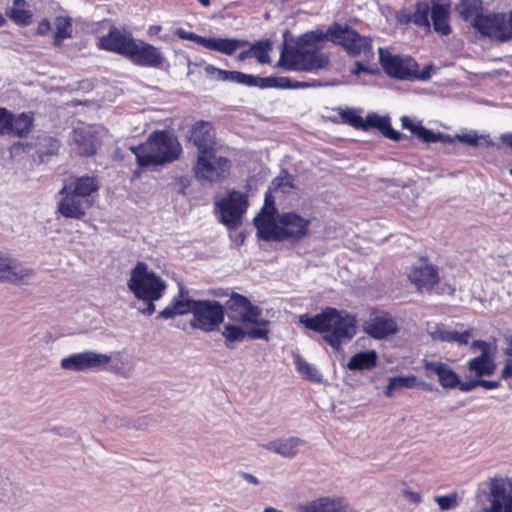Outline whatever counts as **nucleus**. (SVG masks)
Masks as SVG:
<instances>
[{
    "instance_id": "nucleus-7",
    "label": "nucleus",
    "mask_w": 512,
    "mask_h": 512,
    "mask_svg": "<svg viewBox=\"0 0 512 512\" xmlns=\"http://www.w3.org/2000/svg\"><path fill=\"white\" fill-rule=\"evenodd\" d=\"M127 286L137 299L147 303L141 310L145 315L155 312L154 302L163 297L167 288L166 282L144 262H138L131 269Z\"/></svg>"
},
{
    "instance_id": "nucleus-47",
    "label": "nucleus",
    "mask_w": 512,
    "mask_h": 512,
    "mask_svg": "<svg viewBox=\"0 0 512 512\" xmlns=\"http://www.w3.org/2000/svg\"><path fill=\"white\" fill-rule=\"evenodd\" d=\"M455 139L469 146L476 147L479 145V140L484 139V136L479 135L474 130H469L456 134Z\"/></svg>"
},
{
    "instance_id": "nucleus-51",
    "label": "nucleus",
    "mask_w": 512,
    "mask_h": 512,
    "mask_svg": "<svg viewBox=\"0 0 512 512\" xmlns=\"http://www.w3.org/2000/svg\"><path fill=\"white\" fill-rule=\"evenodd\" d=\"M501 377L503 379H508V378L512 377V360L511 359H507L505 361V365L501 371Z\"/></svg>"
},
{
    "instance_id": "nucleus-41",
    "label": "nucleus",
    "mask_w": 512,
    "mask_h": 512,
    "mask_svg": "<svg viewBox=\"0 0 512 512\" xmlns=\"http://www.w3.org/2000/svg\"><path fill=\"white\" fill-rule=\"evenodd\" d=\"M258 77L245 74L239 71L224 70L222 82L243 84L246 86H257Z\"/></svg>"
},
{
    "instance_id": "nucleus-10",
    "label": "nucleus",
    "mask_w": 512,
    "mask_h": 512,
    "mask_svg": "<svg viewBox=\"0 0 512 512\" xmlns=\"http://www.w3.org/2000/svg\"><path fill=\"white\" fill-rule=\"evenodd\" d=\"M229 168L230 162L227 158L209 151L206 154H198L194 172L198 179L217 182L226 176Z\"/></svg>"
},
{
    "instance_id": "nucleus-12",
    "label": "nucleus",
    "mask_w": 512,
    "mask_h": 512,
    "mask_svg": "<svg viewBox=\"0 0 512 512\" xmlns=\"http://www.w3.org/2000/svg\"><path fill=\"white\" fill-rule=\"evenodd\" d=\"M216 205L221 216V222L230 228H234L240 224L248 203L243 193L232 191L226 197L217 201Z\"/></svg>"
},
{
    "instance_id": "nucleus-39",
    "label": "nucleus",
    "mask_w": 512,
    "mask_h": 512,
    "mask_svg": "<svg viewBox=\"0 0 512 512\" xmlns=\"http://www.w3.org/2000/svg\"><path fill=\"white\" fill-rule=\"evenodd\" d=\"M54 43L60 45L65 39L72 37V19L66 16H58L54 19Z\"/></svg>"
},
{
    "instance_id": "nucleus-48",
    "label": "nucleus",
    "mask_w": 512,
    "mask_h": 512,
    "mask_svg": "<svg viewBox=\"0 0 512 512\" xmlns=\"http://www.w3.org/2000/svg\"><path fill=\"white\" fill-rule=\"evenodd\" d=\"M341 117L344 122L355 128L362 129L364 127V118L356 110L349 109L343 111Z\"/></svg>"
},
{
    "instance_id": "nucleus-44",
    "label": "nucleus",
    "mask_w": 512,
    "mask_h": 512,
    "mask_svg": "<svg viewBox=\"0 0 512 512\" xmlns=\"http://www.w3.org/2000/svg\"><path fill=\"white\" fill-rule=\"evenodd\" d=\"M271 44L268 41L258 42L250 48L252 57H255L260 63H268Z\"/></svg>"
},
{
    "instance_id": "nucleus-35",
    "label": "nucleus",
    "mask_w": 512,
    "mask_h": 512,
    "mask_svg": "<svg viewBox=\"0 0 512 512\" xmlns=\"http://www.w3.org/2000/svg\"><path fill=\"white\" fill-rule=\"evenodd\" d=\"M401 122L404 128L409 129L414 135L426 143H435L440 139L437 133L432 132L421 124L414 123L407 116H403Z\"/></svg>"
},
{
    "instance_id": "nucleus-61",
    "label": "nucleus",
    "mask_w": 512,
    "mask_h": 512,
    "mask_svg": "<svg viewBox=\"0 0 512 512\" xmlns=\"http://www.w3.org/2000/svg\"><path fill=\"white\" fill-rule=\"evenodd\" d=\"M244 479L250 484H253V485L259 484V480L252 474H245Z\"/></svg>"
},
{
    "instance_id": "nucleus-28",
    "label": "nucleus",
    "mask_w": 512,
    "mask_h": 512,
    "mask_svg": "<svg viewBox=\"0 0 512 512\" xmlns=\"http://www.w3.org/2000/svg\"><path fill=\"white\" fill-rule=\"evenodd\" d=\"M431 22L433 29L443 36L451 33L450 26V5L440 3L439 0H433L431 5Z\"/></svg>"
},
{
    "instance_id": "nucleus-11",
    "label": "nucleus",
    "mask_w": 512,
    "mask_h": 512,
    "mask_svg": "<svg viewBox=\"0 0 512 512\" xmlns=\"http://www.w3.org/2000/svg\"><path fill=\"white\" fill-rule=\"evenodd\" d=\"M470 350L473 353L479 351L480 355L468 361V370L474 373L478 378L491 376L496 370L495 345L483 340H475L471 343Z\"/></svg>"
},
{
    "instance_id": "nucleus-9",
    "label": "nucleus",
    "mask_w": 512,
    "mask_h": 512,
    "mask_svg": "<svg viewBox=\"0 0 512 512\" xmlns=\"http://www.w3.org/2000/svg\"><path fill=\"white\" fill-rule=\"evenodd\" d=\"M224 307L217 301H196L190 325L204 332H212L224 320Z\"/></svg>"
},
{
    "instance_id": "nucleus-62",
    "label": "nucleus",
    "mask_w": 512,
    "mask_h": 512,
    "mask_svg": "<svg viewBox=\"0 0 512 512\" xmlns=\"http://www.w3.org/2000/svg\"><path fill=\"white\" fill-rule=\"evenodd\" d=\"M455 291V284H447L445 288L441 289L442 293L452 294Z\"/></svg>"
},
{
    "instance_id": "nucleus-18",
    "label": "nucleus",
    "mask_w": 512,
    "mask_h": 512,
    "mask_svg": "<svg viewBox=\"0 0 512 512\" xmlns=\"http://www.w3.org/2000/svg\"><path fill=\"white\" fill-rule=\"evenodd\" d=\"M490 506L484 507L483 512H512V483L504 479H494L490 482Z\"/></svg>"
},
{
    "instance_id": "nucleus-27",
    "label": "nucleus",
    "mask_w": 512,
    "mask_h": 512,
    "mask_svg": "<svg viewBox=\"0 0 512 512\" xmlns=\"http://www.w3.org/2000/svg\"><path fill=\"white\" fill-rule=\"evenodd\" d=\"M215 133L210 123L198 122L191 131V140L197 146L199 153L213 151Z\"/></svg>"
},
{
    "instance_id": "nucleus-23",
    "label": "nucleus",
    "mask_w": 512,
    "mask_h": 512,
    "mask_svg": "<svg viewBox=\"0 0 512 512\" xmlns=\"http://www.w3.org/2000/svg\"><path fill=\"white\" fill-rule=\"evenodd\" d=\"M424 369L427 375H430V373L436 374L443 388H458L460 390L461 385L464 384V381L460 380L458 374L445 363L425 361Z\"/></svg>"
},
{
    "instance_id": "nucleus-36",
    "label": "nucleus",
    "mask_w": 512,
    "mask_h": 512,
    "mask_svg": "<svg viewBox=\"0 0 512 512\" xmlns=\"http://www.w3.org/2000/svg\"><path fill=\"white\" fill-rule=\"evenodd\" d=\"M294 365L297 372L306 380L318 383L322 381V374L316 366L307 362L299 354L294 355Z\"/></svg>"
},
{
    "instance_id": "nucleus-52",
    "label": "nucleus",
    "mask_w": 512,
    "mask_h": 512,
    "mask_svg": "<svg viewBox=\"0 0 512 512\" xmlns=\"http://www.w3.org/2000/svg\"><path fill=\"white\" fill-rule=\"evenodd\" d=\"M51 30V24L47 19H43L37 27V33L39 35H45Z\"/></svg>"
},
{
    "instance_id": "nucleus-49",
    "label": "nucleus",
    "mask_w": 512,
    "mask_h": 512,
    "mask_svg": "<svg viewBox=\"0 0 512 512\" xmlns=\"http://www.w3.org/2000/svg\"><path fill=\"white\" fill-rule=\"evenodd\" d=\"M12 113L0 107V135L10 134Z\"/></svg>"
},
{
    "instance_id": "nucleus-3",
    "label": "nucleus",
    "mask_w": 512,
    "mask_h": 512,
    "mask_svg": "<svg viewBox=\"0 0 512 512\" xmlns=\"http://www.w3.org/2000/svg\"><path fill=\"white\" fill-rule=\"evenodd\" d=\"M270 196L265 197V207L254 219L257 234L264 240L299 241L309 233L311 218L297 211L282 212L275 216Z\"/></svg>"
},
{
    "instance_id": "nucleus-17",
    "label": "nucleus",
    "mask_w": 512,
    "mask_h": 512,
    "mask_svg": "<svg viewBox=\"0 0 512 512\" xmlns=\"http://www.w3.org/2000/svg\"><path fill=\"white\" fill-rule=\"evenodd\" d=\"M95 371L109 370L123 377L130 376L133 365L121 351L109 354L92 351Z\"/></svg>"
},
{
    "instance_id": "nucleus-26",
    "label": "nucleus",
    "mask_w": 512,
    "mask_h": 512,
    "mask_svg": "<svg viewBox=\"0 0 512 512\" xmlns=\"http://www.w3.org/2000/svg\"><path fill=\"white\" fill-rule=\"evenodd\" d=\"M404 389H423L428 390L429 385L417 378V376L410 375H398L394 377H390L388 379V384L384 391V394L391 398L396 393L403 391Z\"/></svg>"
},
{
    "instance_id": "nucleus-37",
    "label": "nucleus",
    "mask_w": 512,
    "mask_h": 512,
    "mask_svg": "<svg viewBox=\"0 0 512 512\" xmlns=\"http://www.w3.org/2000/svg\"><path fill=\"white\" fill-rule=\"evenodd\" d=\"M455 10L465 21L472 20L473 23L482 14V3L480 0H460Z\"/></svg>"
},
{
    "instance_id": "nucleus-6",
    "label": "nucleus",
    "mask_w": 512,
    "mask_h": 512,
    "mask_svg": "<svg viewBox=\"0 0 512 512\" xmlns=\"http://www.w3.org/2000/svg\"><path fill=\"white\" fill-rule=\"evenodd\" d=\"M140 166L164 165L177 160L182 148L177 137L167 131H155L145 143L131 147Z\"/></svg>"
},
{
    "instance_id": "nucleus-64",
    "label": "nucleus",
    "mask_w": 512,
    "mask_h": 512,
    "mask_svg": "<svg viewBox=\"0 0 512 512\" xmlns=\"http://www.w3.org/2000/svg\"><path fill=\"white\" fill-rule=\"evenodd\" d=\"M252 56L250 50L241 52L238 56L239 60H245L246 58Z\"/></svg>"
},
{
    "instance_id": "nucleus-13",
    "label": "nucleus",
    "mask_w": 512,
    "mask_h": 512,
    "mask_svg": "<svg viewBox=\"0 0 512 512\" xmlns=\"http://www.w3.org/2000/svg\"><path fill=\"white\" fill-rule=\"evenodd\" d=\"M481 34L495 38L501 41L512 38V30L505 18L504 14H487L483 13L474 19L472 23Z\"/></svg>"
},
{
    "instance_id": "nucleus-58",
    "label": "nucleus",
    "mask_w": 512,
    "mask_h": 512,
    "mask_svg": "<svg viewBox=\"0 0 512 512\" xmlns=\"http://www.w3.org/2000/svg\"><path fill=\"white\" fill-rule=\"evenodd\" d=\"M505 354L512 360V336L506 338Z\"/></svg>"
},
{
    "instance_id": "nucleus-43",
    "label": "nucleus",
    "mask_w": 512,
    "mask_h": 512,
    "mask_svg": "<svg viewBox=\"0 0 512 512\" xmlns=\"http://www.w3.org/2000/svg\"><path fill=\"white\" fill-rule=\"evenodd\" d=\"M477 386H482L487 390H493L500 386V382L497 380L468 379L464 381V384L461 385L460 391L469 392Z\"/></svg>"
},
{
    "instance_id": "nucleus-31",
    "label": "nucleus",
    "mask_w": 512,
    "mask_h": 512,
    "mask_svg": "<svg viewBox=\"0 0 512 512\" xmlns=\"http://www.w3.org/2000/svg\"><path fill=\"white\" fill-rule=\"evenodd\" d=\"M363 124L364 127H362V130L377 128L383 133V135L392 140L397 141L401 138V134L391 128L389 119L387 117L379 116L375 113L368 114L367 117L364 118Z\"/></svg>"
},
{
    "instance_id": "nucleus-34",
    "label": "nucleus",
    "mask_w": 512,
    "mask_h": 512,
    "mask_svg": "<svg viewBox=\"0 0 512 512\" xmlns=\"http://www.w3.org/2000/svg\"><path fill=\"white\" fill-rule=\"evenodd\" d=\"M33 127V115L30 112H23L18 115L12 114L10 134L19 137L26 136Z\"/></svg>"
},
{
    "instance_id": "nucleus-45",
    "label": "nucleus",
    "mask_w": 512,
    "mask_h": 512,
    "mask_svg": "<svg viewBox=\"0 0 512 512\" xmlns=\"http://www.w3.org/2000/svg\"><path fill=\"white\" fill-rule=\"evenodd\" d=\"M292 81L287 77H258L257 86L260 87H282V88H291Z\"/></svg>"
},
{
    "instance_id": "nucleus-19",
    "label": "nucleus",
    "mask_w": 512,
    "mask_h": 512,
    "mask_svg": "<svg viewBox=\"0 0 512 512\" xmlns=\"http://www.w3.org/2000/svg\"><path fill=\"white\" fill-rule=\"evenodd\" d=\"M363 330L374 339L381 340L395 335L399 326L396 319L389 313L380 311L372 313L364 323Z\"/></svg>"
},
{
    "instance_id": "nucleus-5",
    "label": "nucleus",
    "mask_w": 512,
    "mask_h": 512,
    "mask_svg": "<svg viewBox=\"0 0 512 512\" xmlns=\"http://www.w3.org/2000/svg\"><path fill=\"white\" fill-rule=\"evenodd\" d=\"M97 189L95 177H67L59 191L57 211L65 218L81 219L92 205L89 196Z\"/></svg>"
},
{
    "instance_id": "nucleus-1",
    "label": "nucleus",
    "mask_w": 512,
    "mask_h": 512,
    "mask_svg": "<svg viewBox=\"0 0 512 512\" xmlns=\"http://www.w3.org/2000/svg\"><path fill=\"white\" fill-rule=\"evenodd\" d=\"M325 38L342 45L352 55L373 57L370 39L361 37L356 31L333 24L326 33L312 31L302 36L297 49L284 48L278 65L290 71H314L327 67L328 57L317 53L315 49Z\"/></svg>"
},
{
    "instance_id": "nucleus-40",
    "label": "nucleus",
    "mask_w": 512,
    "mask_h": 512,
    "mask_svg": "<svg viewBox=\"0 0 512 512\" xmlns=\"http://www.w3.org/2000/svg\"><path fill=\"white\" fill-rule=\"evenodd\" d=\"M85 362V353L79 352L62 358L60 366L64 370L79 372L86 370Z\"/></svg>"
},
{
    "instance_id": "nucleus-56",
    "label": "nucleus",
    "mask_w": 512,
    "mask_h": 512,
    "mask_svg": "<svg viewBox=\"0 0 512 512\" xmlns=\"http://www.w3.org/2000/svg\"><path fill=\"white\" fill-rule=\"evenodd\" d=\"M362 71L374 73V70H371L368 67L364 66V64H362L361 62H357L355 69H353V71H352L353 74L357 75V74L361 73Z\"/></svg>"
},
{
    "instance_id": "nucleus-59",
    "label": "nucleus",
    "mask_w": 512,
    "mask_h": 512,
    "mask_svg": "<svg viewBox=\"0 0 512 512\" xmlns=\"http://www.w3.org/2000/svg\"><path fill=\"white\" fill-rule=\"evenodd\" d=\"M500 138L504 144L512 148V132L502 134Z\"/></svg>"
},
{
    "instance_id": "nucleus-8",
    "label": "nucleus",
    "mask_w": 512,
    "mask_h": 512,
    "mask_svg": "<svg viewBox=\"0 0 512 512\" xmlns=\"http://www.w3.org/2000/svg\"><path fill=\"white\" fill-rule=\"evenodd\" d=\"M379 61L387 75L392 78L427 80L431 76L430 66L418 71V65L411 57L392 54L383 48L379 49Z\"/></svg>"
},
{
    "instance_id": "nucleus-24",
    "label": "nucleus",
    "mask_w": 512,
    "mask_h": 512,
    "mask_svg": "<svg viewBox=\"0 0 512 512\" xmlns=\"http://www.w3.org/2000/svg\"><path fill=\"white\" fill-rule=\"evenodd\" d=\"M304 445V440L298 437L277 438L260 446L267 451L273 452L283 458L292 459L299 453Z\"/></svg>"
},
{
    "instance_id": "nucleus-38",
    "label": "nucleus",
    "mask_w": 512,
    "mask_h": 512,
    "mask_svg": "<svg viewBox=\"0 0 512 512\" xmlns=\"http://www.w3.org/2000/svg\"><path fill=\"white\" fill-rule=\"evenodd\" d=\"M431 6L426 2H417L414 13L409 17L408 21L422 27L425 31H430Z\"/></svg>"
},
{
    "instance_id": "nucleus-54",
    "label": "nucleus",
    "mask_w": 512,
    "mask_h": 512,
    "mask_svg": "<svg viewBox=\"0 0 512 512\" xmlns=\"http://www.w3.org/2000/svg\"><path fill=\"white\" fill-rule=\"evenodd\" d=\"M320 83L317 81L313 82H300V81H292L291 88L297 89V88H309V87H317Z\"/></svg>"
},
{
    "instance_id": "nucleus-14",
    "label": "nucleus",
    "mask_w": 512,
    "mask_h": 512,
    "mask_svg": "<svg viewBox=\"0 0 512 512\" xmlns=\"http://www.w3.org/2000/svg\"><path fill=\"white\" fill-rule=\"evenodd\" d=\"M125 57L135 65L155 68L161 67L165 60L157 47L134 38Z\"/></svg>"
},
{
    "instance_id": "nucleus-20",
    "label": "nucleus",
    "mask_w": 512,
    "mask_h": 512,
    "mask_svg": "<svg viewBox=\"0 0 512 512\" xmlns=\"http://www.w3.org/2000/svg\"><path fill=\"white\" fill-rule=\"evenodd\" d=\"M296 512H358L344 497L325 496L298 504Z\"/></svg>"
},
{
    "instance_id": "nucleus-60",
    "label": "nucleus",
    "mask_w": 512,
    "mask_h": 512,
    "mask_svg": "<svg viewBox=\"0 0 512 512\" xmlns=\"http://www.w3.org/2000/svg\"><path fill=\"white\" fill-rule=\"evenodd\" d=\"M437 135L440 137V139H438V142L452 143L455 139V137L453 138L450 135H445L441 133H437Z\"/></svg>"
},
{
    "instance_id": "nucleus-29",
    "label": "nucleus",
    "mask_w": 512,
    "mask_h": 512,
    "mask_svg": "<svg viewBox=\"0 0 512 512\" xmlns=\"http://www.w3.org/2000/svg\"><path fill=\"white\" fill-rule=\"evenodd\" d=\"M195 304L196 301L190 299L187 295H184L181 289L179 296L175 297L172 302L159 313V318L172 319L176 316H181L188 313L193 314Z\"/></svg>"
},
{
    "instance_id": "nucleus-55",
    "label": "nucleus",
    "mask_w": 512,
    "mask_h": 512,
    "mask_svg": "<svg viewBox=\"0 0 512 512\" xmlns=\"http://www.w3.org/2000/svg\"><path fill=\"white\" fill-rule=\"evenodd\" d=\"M85 353V363H86V370H92L95 371L93 356H92V350L84 351Z\"/></svg>"
},
{
    "instance_id": "nucleus-63",
    "label": "nucleus",
    "mask_w": 512,
    "mask_h": 512,
    "mask_svg": "<svg viewBox=\"0 0 512 512\" xmlns=\"http://www.w3.org/2000/svg\"><path fill=\"white\" fill-rule=\"evenodd\" d=\"M198 63H192L191 61H188V75L192 74L194 72V68L199 66Z\"/></svg>"
},
{
    "instance_id": "nucleus-4",
    "label": "nucleus",
    "mask_w": 512,
    "mask_h": 512,
    "mask_svg": "<svg viewBox=\"0 0 512 512\" xmlns=\"http://www.w3.org/2000/svg\"><path fill=\"white\" fill-rule=\"evenodd\" d=\"M299 322L306 328L323 333L324 340L336 351L357 333L356 316L346 310L327 307L315 316L303 314Z\"/></svg>"
},
{
    "instance_id": "nucleus-22",
    "label": "nucleus",
    "mask_w": 512,
    "mask_h": 512,
    "mask_svg": "<svg viewBox=\"0 0 512 512\" xmlns=\"http://www.w3.org/2000/svg\"><path fill=\"white\" fill-rule=\"evenodd\" d=\"M132 40L133 37L130 33L113 27L108 34L99 38L98 47L125 57Z\"/></svg>"
},
{
    "instance_id": "nucleus-33",
    "label": "nucleus",
    "mask_w": 512,
    "mask_h": 512,
    "mask_svg": "<svg viewBox=\"0 0 512 512\" xmlns=\"http://www.w3.org/2000/svg\"><path fill=\"white\" fill-rule=\"evenodd\" d=\"M378 356L374 350L363 351L353 355L348 364L349 370L372 369L377 365Z\"/></svg>"
},
{
    "instance_id": "nucleus-50",
    "label": "nucleus",
    "mask_w": 512,
    "mask_h": 512,
    "mask_svg": "<svg viewBox=\"0 0 512 512\" xmlns=\"http://www.w3.org/2000/svg\"><path fill=\"white\" fill-rule=\"evenodd\" d=\"M203 74L206 78L212 81H221L223 79L224 70L215 67L211 64H205L203 67Z\"/></svg>"
},
{
    "instance_id": "nucleus-42",
    "label": "nucleus",
    "mask_w": 512,
    "mask_h": 512,
    "mask_svg": "<svg viewBox=\"0 0 512 512\" xmlns=\"http://www.w3.org/2000/svg\"><path fill=\"white\" fill-rule=\"evenodd\" d=\"M293 188V177L286 171H282L272 182L269 191L266 195L269 196V192L280 190L283 193L288 192Z\"/></svg>"
},
{
    "instance_id": "nucleus-57",
    "label": "nucleus",
    "mask_w": 512,
    "mask_h": 512,
    "mask_svg": "<svg viewBox=\"0 0 512 512\" xmlns=\"http://www.w3.org/2000/svg\"><path fill=\"white\" fill-rule=\"evenodd\" d=\"M161 31H162V26L151 25V26H149L147 33L149 36H157Z\"/></svg>"
},
{
    "instance_id": "nucleus-2",
    "label": "nucleus",
    "mask_w": 512,
    "mask_h": 512,
    "mask_svg": "<svg viewBox=\"0 0 512 512\" xmlns=\"http://www.w3.org/2000/svg\"><path fill=\"white\" fill-rule=\"evenodd\" d=\"M228 322L221 331L228 349L244 339H267L269 321L262 318V310L241 294L233 293L226 302Z\"/></svg>"
},
{
    "instance_id": "nucleus-16",
    "label": "nucleus",
    "mask_w": 512,
    "mask_h": 512,
    "mask_svg": "<svg viewBox=\"0 0 512 512\" xmlns=\"http://www.w3.org/2000/svg\"><path fill=\"white\" fill-rule=\"evenodd\" d=\"M175 34L180 39L196 42L207 49L214 50L226 55L233 54L238 48L246 44V42L237 39L202 37L193 32L186 31L183 28L176 29Z\"/></svg>"
},
{
    "instance_id": "nucleus-32",
    "label": "nucleus",
    "mask_w": 512,
    "mask_h": 512,
    "mask_svg": "<svg viewBox=\"0 0 512 512\" xmlns=\"http://www.w3.org/2000/svg\"><path fill=\"white\" fill-rule=\"evenodd\" d=\"M8 17L20 26H28L33 14L26 0H13V5L7 12Z\"/></svg>"
},
{
    "instance_id": "nucleus-53",
    "label": "nucleus",
    "mask_w": 512,
    "mask_h": 512,
    "mask_svg": "<svg viewBox=\"0 0 512 512\" xmlns=\"http://www.w3.org/2000/svg\"><path fill=\"white\" fill-rule=\"evenodd\" d=\"M403 493L405 498L408 499L410 502L415 504L420 503L421 495L419 493L410 490H405Z\"/></svg>"
},
{
    "instance_id": "nucleus-46",
    "label": "nucleus",
    "mask_w": 512,
    "mask_h": 512,
    "mask_svg": "<svg viewBox=\"0 0 512 512\" xmlns=\"http://www.w3.org/2000/svg\"><path fill=\"white\" fill-rule=\"evenodd\" d=\"M435 501L438 504L441 511L454 509L459 504L458 495L456 493L443 496H436Z\"/></svg>"
},
{
    "instance_id": "nucleus-30",
    "label": "nucleus",
    "mask_w": 512,
    "mask_h": 512,
    "mask_svg": "<svg viewBox=\"0 0 512 512\" xmlns=\"http://www.w3.org/2000/svg\"><path fill=\"white\" fill-rule=\"evenodd\" d=\"M73 149L81 156H91L96 151V138L90 128H80L73 131Z\"/></svg>"
},
{
    "instance_id": "nucleus-21",
    "label": "nucleus",
    "mask_w": 512,
    "mask_h": 512,
    "mask_svg": "<svg viewBox=\"0 0 512 512\" xmlns=\"http://www.w3.org/2000/svg\"><path fill=\"white\" fill-rule=\"evenodd\" d=\"M408 278L419 291H431L440 282L437 267L426 260H420L415 264L411 268Z\"/></svg>"
},
{
    "instance_id": "nucleus-15",
    "label": "nucleus",
    "mask_w": 512,
    "mask_h": 512,
    "mask_svg": "<svg viewBox=\"0 0 512 512\" xmlns=\"http://www.w3.org/2000/svg\"><path fill=\"white\" fill-rule=\"evenodd\" d=\"M33 275L32 269L23 266L10 253L0 250V282L27 284Z\"/></svg>"
},
{
    "instance_id": "nucleus-25",
    "label": "nucleus",
    "mask_w": 512,
    "mask_h": 512,
    "mask_svg": "<svg viewBox=\"0 0 512 512\" xmlns=\"http://www.w3.org/2000/svg\"><path fill=\"white\" fill-rule=\"evenodd\" d=\"M473 334V328L460 331L457 329H450L445 326H436L429 330V335L434 341L456 343L458 346L468 344Z\"/></svg>"
}]
</instances>
